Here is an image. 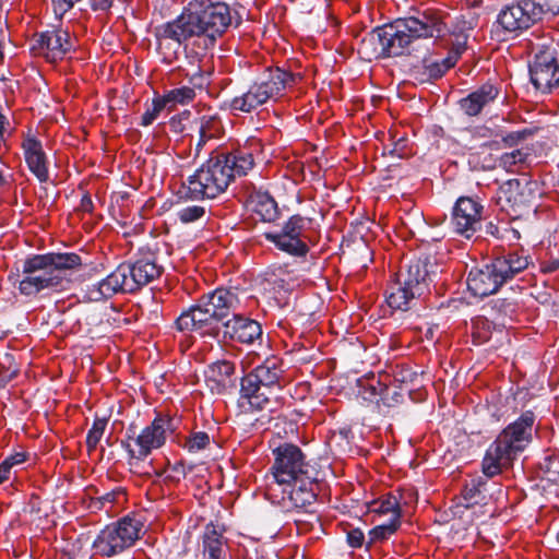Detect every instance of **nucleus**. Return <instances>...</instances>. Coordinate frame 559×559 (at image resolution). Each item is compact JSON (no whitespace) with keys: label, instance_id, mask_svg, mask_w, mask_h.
<instances>
[{"label":"nucleus","instance_id":"1","mask_svg":"<svg viewBox=\"0 0 559 559\" xmlns=\"http://www.w3.org/2000/svg\"><path fill=\"white\" fill-rule=\"evenodd\" d=\"M476 19L472 15L457 16L451 27L437 12H425L418 16L397 19L390 24L374 28L359 45V53L366 59L389 58L402 56L420 39H442L451 34L454 38L456 51L443 60L442 64L433 62L429 68L430 78L441 76L445 70L453 67L460 51L465 47L468 32L474 28Z\"/></svg>","mask_w":559,"mask_h":559},{"label":"nucleus","instance_id":"2","mask_svg":"<svg viewBox=\"0 0 559 559\" xmlns=\"http://www.w3.org/2000/svg\"><path fill=\"white\" fill-rule=\"evenodd\" d=\"M231 24L229 7L211 0H192L176 20L154 28L156 48L163 60H177L182 45L191 38L203 49L213 46Z\"/></svg>","mask_w":559,"mask_h":559},{"label":"nucleus","instance_id":"3","mask_svg":"<svg viewBox=\"0 0 559 559\" xmlns=\"http://www.w3.org/2000/svg\"><path fill=\"white\" fill-rule=\"evenodd\" d=\"M535 416L532 412L524 413L518 420L510 424L489 447L483 460V472L492 477L508 467L514 456L523 451L532 440Z\"/></svg>","mask_w":559,"mask_h":559},{"label":"nucleus","instance_id":"4","mask_svg":"<svg viewBox=\"0 0 559 559\" xmlns=\"http://www.w3.org/2000/svg\"><path fill=\"white\" fill-rule=\"evenodd\" d=\"M528 266V257L518 252H509L497 257L491 263L469 271L467 287L474 296L486 297L499 288L518 273Z\"/></svg>","mask_w":559,"mask_h":559},{"label":"nucleus","instance_id":"5","mask_svg":"<svg viewBox=\"0 0 559 559\" xmlns=\"http://www.w3.org/2000/svg\"><path fill=\"white\" fill-rule=\"evenodd\" d=\"M240 304L236 292L227 288H217L204 297L197 306L181 313L176 324L180 331L200 330L213 321L221 320L235 311Z\"/></svg>","mask_w":559,"mask_h":559},{"label":"nucleus","instance_id":"6","mask_svg":"<svg viewBox=\"0 0 559 559\" xmlns=\"http://www.w3.org/2000/svg\"><path fill=\"white\" fill-rule=\"evenodd\" d=\"M282 370L275 359H267L241 380V406L245 409L269 408L272 399L280 391Z\"/></svg>","mask_w":559,"mask_h":559},{"label":"nucleus","instance_id":"7","mask_svg":"<svg viewBox=\"0 0 559 559\" xmlns=\"http://www.w3.org/2000/svg\"><path fill=\"white\" fill-rule=\"evenodd\" d=\"M299 76L288 73L280 68L264 72L241 96L233 98L230 108L242 112H250L269 99L276 98L290 86Z\"/></svg>","mask_w":559,"mask_h":559},{"label":"nucleus","instance_id":"8","mask_svg":"<svg viewBox=\"0 0 559 559\" xmlns=\"http://www.w3.org/2000/svg\"><path fill=\"white\" fill-rule=\"evenodd\" d=\"M231 181L228 165L222 164L219 156L210 158L189 176L187 195L191 199H213L223 193Z\"/></svg>","mask_w":559,"mask_h":559},{"label":"nucleus","instance_id":"9","mask_svg":"<svg viewBox=\"0 0 559 559\" xmlns=\"http://www.w3.org/2000/svg\"><path fill=\"white\" fill-rule=\"evenodd\" d=\"M556 46L551 38H543L532 46L533 58L528 64L531 82L543 93L559 87V63Z\"/></svg>","mask_w":559,"mask_h":559},{"label":"nucleus","instance_id":"10","mask_svg":"<svg viewBox=\"0 0 559 559\" xmlns=\"http://www.w3.org/2000/svg\"><path fill=\"white\" fill-rule=\"evenodd\" d=\"M559 14V2L543 0H522L501 10L498 15V24L506 32H518L528 28L533 23L544 16Z\"/></svg>","mask_w":559,"mask_h":559},{"label":"nucleus","instance_id":"11","mask_svg":"<svg viewBox=\"0 0 559 559\" xmlns=\"http://www.w3.org/2000/svg\"><path fill=\"white\" fill-rule=\"evenodd\" d=\"M273 453L275 461L271 471L275 486L290 487L293 481L310 476L309 465L298 447L285 443L277 447Z\"/></svg>","mask_w":559,"mask_h":559},{"label":"nucleus","instance_id":"12","mask_svg":"<svg viewBox=\"0 0 559 559\" xmlns=\"http://www.w3.org/2000/svg\"><path fill=\"white\" fill-rule=\"evenodd\" d=\"M141 523L131 518L105 527L93 543L94 549L106 557L115 556L133 545L139 538Z\"/></svg>","mask_w":559,"mask_h":559},{"label":"nucleus","instance_id":"13","mask_svg":"<svg viewBox=\"0 0 559 559\" xmlns=\"http://www.w3.org/2000/svg\"><path fill=\"white\" fill-rule=\"evenodd\" d=\"M32 259H43L38 274L43 278L53 280V290L67 289L71 283V272L82 264L80 255L76 253H47L34 255Z\"/></svg>","mask_w":559,"mask_h":559},{"label":"nucleus","instance_id":"14","mask_svg":"<svg viewBox=\"0 0 559 559\" xmlns=\"http://www.w3.org/2000/svg\"><path fill=\"white\" fill-rule=\"evenodd\" d=\"M165 425L162 418H156L152 424L145 427L136 437H128V441H123L122 445L130 455V464L146 459L151 452L160 448L165 443Z\"/></svg>","mask_w":559,"mask_h":559},{"label":"nucleus","instance_id":"15","mask_svg":"<svg viewBox=\"0 0 559 559\" xmlns=\"http://www.w3.org/2000/svg\"><path fill=\"white\" fill-rule=\"evenodd\" d=\"M484 206L469 197H461L455 202L451 224L453 231L467 239L480 228Z\"/></svg>","mask_w":559,"mask_h":559},{"label":"nucleus","instance_id":"16","mask_svg":"<svg viewBox=\"0 0 559 559\" xmlns=\"http://www.w3.org/2000/svg\"><path fill=\"white\" fill-rule=\"evenodd\" d=\"M305 225L306 221L301 216L294 215L280 233H266L265 238L281 251L294 257H302L308 251L307 245L300 239Z\"/></svg>","mask_w":559,"mask_h":559},{"label":"nucleus","instance_id":"17","mask_svg":"<svg viewBox=\"0 0 559 559\" xmlns=\"http://www.w3.org/2000/svg\"><path fill=\"white\" fill-rule=\"evenodd\" d=\"M127 272H129V270L124 264L119 265L102 281L87 285L84 297L88 301H99L119 292H133L132 287L129 286Z\"/></svg>","mask_w":559,"mask_h":559},{"label":"nucleus","instance_id":"18","mask_svg":"<svg viewBox=\"0 0 559 559\" xmlns=\"http://www.w3.org/2000/svg\"><path fill=\"white\" fill-rule=\"evenodd\" d=\"M433 263L428 258L417 259L406 264L397 274V278L406 288L413 289L416 294L423 295L435 275Z\"/></svg>","mask_w":559,"mask_h":559},{"label":"nucleus","instance_id":"19","mask_svg":"<svg viewBox=\"0 0 559 559\" xmlns=\"http://www.w3.org/2000/svg\"><path fill=\"white\" fill-rule=\"evenodd\" d=\"M533 199V189L528 182L522 183L518 179L506 181L499 189L498 202L502 207L509 206L514 214H521L530 206Z\"/></svg>","mask_w":559,"mask_h":559},{"label":"nucleus","instance_id":"20","mask_svg":"<svg viewBox=\"0 0 559 559\" xmlns=\"http://www.w3.org/2000/svg\"><path fill=\"white\" fill-rule=\"evenodd\" d=\"M314 483L311 476L293 481L290 487L280 486L282 488L283 508L286 510L296 508L302 509L310 507L316 501Z\"/></svg>","mask_w":559,"mask_h":559},{"label":"nucleus","instance_id":"21","mask_svg":"<svg viewBox=\"0 0 559 559\" xmlns=\"http://www.w3.org/2000/svg\"><path fill=\"white\" fill-rule=\"evenodd\" d=\"M43 259H27L23 264L24 278L19 284V290L25 296L36 295L37 293L52 288V278H43L37 274H41L40 265Z\"/></svg>","mask_w":559,"mask_h":559},{"label":"nucleus","instance_id":"22","mask_svg":"<svg viewBox=\"0 0 559 559\" xmlns=\"http://www.w3.org/2000/svg\"><path fill=\"white\" fill-rule=\"evenodd\" d=\"M37 44L40 53L51 61L62 58L72 47L69 40V33L63 29L41 33L37 39Z\"/></svg>","mask_w":559,"mask_h":559},{"label":"nucleus","instance_id":"23","mask_svg":"<svg viewBox=\"0 0 559 559\" xmlns=\"http://www.w3.org/2000/svg\"><path fill=\"white\" fill-rule=\"evenodd\" d=\"M224 335L241 343L251 344L261 337L262 329L257 321L234 314L233 319L224 323Z\"/></svg>","mask_w":559,"mask_h":559},{"label":"nucleus","instance_id":"24","mask_svg":"<svg viewBox=\"0 0 559 559\" xmlns=\"http://www.w3.org/2000/svg\"><path fill=\"white\" fill-rule=\"evenodd\" d=\"M124 266L129 270L127 272L129 286L132 287L133 292L157 278L163 270L153 257L141 258L132 264H124Z\"/></svg>","mask_w":559,"mask_h":559},{"label":"nucleus","instance_id":"25","mask_svg":"<svg viewBox=\"0 0 559 559\" xmlns=\"http://www.w3.org/2000/svg\"><path fill=\"white\" fill-rule=\"evenodd\" d=\"M23 150L29 170L39 181H46L48 179V169L46 166V156L40 142L28 136L23 142Z\"/></svg>","mask_w":559,"mask_h":559},{"label":"nucleus","instance_id":"26","mask_svg":"<svg viewBox=\"0 0 559 559\" xmlns=\"http://www.w3.org/2000/svg\"><path fill=\"white\" fill-rule=\"evenodd\" d=\"M498 95V90L491 84H485L461 99V109L468 116L478 115L485 107L492 103Z\"/></svg>","mask_w":559,"mask_h":559},{"label":"nucleus","instance_id":"27","mask_svg":"<svg viewBox=\"0 0 559 559\" xmlns=\"http://www.w3.org/2000/svg\"><path fill=\"white\" fill-rule=\"evenodd\" d=\"M234 372V366L229 361H216L207 367L204 372L205 383L212 393H222L227 380Z\"/></svg>","mask_w":559,"mask_h":559},{"label":"nucleus","instance_id":"28","mask_svg":"<svg viewBox=\"0 0 559 559\" xmlns=\"http://www.w3.org/2000/svg\"><path fill=\"white\" fill-rule=\"evenodd\" d=\"M421 295L416 294L411 288H406V285L402 284V281H397L391 286L390 293L386 296V302L390 308L394 310L406 311L411 308L412 301L416 297Z\"/></svg>","mask_w":559,"mask_h":559},{"label":"nucleus","instance_id":"29","mask_svg":"<svg viewBox=\"0 0 559 559\" xmlns=\"http://www.w3.org/2000/svg\"><path fill=\"white\" fill-rule=\"evenodd\" d=\"M222 164L228 165V169L231 173V179L235 176H243L253 167L252 154L247 151H236L227 155H218Z\"/></svg>","mask_w":559,"mask_h":559},{"label":"nucleus","instance_id":"30","mask_svg":"<svg viewBox=\"0 0 559 559\" xmlns=\"http://www.w3.org/2000/svg\"><path fill=\"white\" fill-rule=\"evenodd\" d=\"M203 559H226L221 534L207 525L203 537Z\"/></svg>","mask_w":559,"mask_h":559},{"label":"nucleus","instance_id":"31","mask_svg":"<svg viewBox=\"0 0 559 559\" xmlns=\"http://www.w3.org/2000/svg\"><path fill=\"white\" fill-rule=\"evenodd\" d=\"M252 210L263 222H274L278 217L277 204L266 193H258L252 199Z\"/></svg>","mask_w":559,"mask_h":559},{"label":"nucleus","instance_id":"32","mask_svg":"<svg viewBox=\"0 0 559 559\" xmlns=\"http://www.w3.org/2000/svg\"><path fill=\"white\" fill-rule=\"evenodd\" d=\"M485 485L486 483L479 477L477 479H472L471 483L465 486L462 496L465 508H469L484 501L485 496L483 493V487Z\"/></svg>","mask_w":559,"mask_h":559},{"label":"nucleus","instance_id":"33","mask_svg":"<svg viewBox=\"0 0 559 559\" xmlns=\"http://www.w3.org/2000/svg\"><path fill=\"white\" fill-rule=\"evenodd\" d=\"M195 97L194 88L189 86H181L174 88L164 95L163 100L169 108L180 104L185 105Z\"/></svg>","mask_w":559,"mask_h":559},{"label":"nucleus","instance_id":"34","mask_svg":"<svg viewBox=\"0 0 559 559\" xmlns=\"http://www.w3.org/2000/svg\"><path fill=\"white\" fill-rule=\"evenodd\" d=\"M528 153L523 148H514L503 153L497 160L498 166L507 171H511L512 167L526 160Z\"/></svg>","mask_w":559,"mask_h":559},{"label":"nucleus","instance_id":"35","mask_svg":"<svg viewBox=\"0 0 559 559\" xmlns=\"http://www.w3.org/2000/svg\"><path fill=\"white\" fill-rule=\"evenodd\" d=\"M400 514L394 513L393 519H389L386 523H382L373 527L370 532L371 542L382 540L392 535L399 527Z\"/></svg>","mask_w":559,"mask_h":559},{"label":"nucleus","instance_id":"36","mask_svg":"<svg viewBox=\"0 0 559 559\" xmlns=\"http://www.w3.org/2000/svg\"><path fill=\"white\" fill-rule=\"evenodd\" d=\"M107 426V419L106 418H96L92 425V428L88 430L86 436V445L88 450L96 449L97 444L99 443L105 429Z\"/></svg>","mask_w":559,"mask_h":559},{"label":"nucleus","instance_id":"37","mask_svg":"<svg viewBox=\"0 0 559 559\" xmlns=\"http://www.w3.org/2000/svg\"><path fill=\"white\" fill-rule=\"evenodd\" d=\"M221 130V122L214 116H203L198 122V132L202 136L215 138Z\"/></svg>","mask_w":559,"mask_h":559},{"label":"nucleus","instance_id":"38","mask_svg":"<svg viewBox=\"0 0 559 559\" xmlns=\"http://www.w3.org/2000/svg\"><path fill=\"white\" fill-rule=\"evenodd\" d=\"M371 511L379 514H390V519H393L394 513L400 514L399 503L395 497L374 501L371 506Z\"/></svg>","mask_w":559,"mask_h":559},{"label":"nucleus","instance_id":"39","mask_svg":"<svg viewBox=\"0 0 559 559\" xmlns=\"http://www.w3.org/2000/svg\"><path fill=\"white\" fill-rule=\"evenodd\" d=\"M204 214L205 209L200 205L186 206L177 212L178 218L185 224L193 223L203 217Z\"/></svg>","mask_w":559,"mask_h":559},{"label":"nucleus","instance_id":"40","mask_svg":"<svg viewBox=\"0 0 559 559\" xmlns=\"http://www.w3.org/2000/svg\"><path fill=\"white\" fill-rule=\"evenodd\" d=\"M539 468L547 479L555 481L559 476V459L557 460L549 455L545 456L539 463Z\"/></svg>","mask_w":559,"mask_h":559},{"label":"nucleus","instance_id":"41","mask_svg":"<svg viewBox=\"0 0 559 559\" xmlns=\"http://www.w3.org/2000/svg\"><path fill=\"white\" fill-rule=\"evenodd\" d=\"M165 107L167 106L164 103L163 98L154 99L152 103V107L148 108L146 112L142 116V124H151Z\"/></svg>","mask_w":559,"mask_h":559},{"label":"nucleus","instance_id":"42","mask_svg":"<svg viewBox=\"0 0 559 559\" xmlns=\"http://www.w3.org/2000/svg\"><path fill=\"white\" fill-rule=\"evenodd\" d=\"M210 443V437L205 432L194 433L188 441L186 447L190 452H198L203 450Z\"/></svg>","mask_w":559,"mask_h":559},{"label":"nucleus","instance_id":"43","mask_svg":"<svg viewBox=\"0 0 559 559\" xmlns=\"http://www.w3.org/2000/svg\"><path fill=\"white\" fill-rule=\"evenodd\" d=\"M119 497H123L121 492H108L102 497L92 501L91 508L94 510L106 509L108 512L107 506H111Z\"/></svg>","mask_w":559,"mask_h":559},{"label":"nucleus","instance_id":"44","mask_svg":"<svg viewBox=\"0 0 559 559\" xmlns=\"http://www.w3.org/2000/svg\"><path fill=\"white\" fill-rule=\"evenodd\" d=\"M360 385L368 390V395H364V399L369 401L377 400L378 397L382 399L384 393L388 391L386 385L381 384L380 382H377V384L373 382H368L366 384L361 382Z\"/></svg>","mask_w":559,"mask_h":559},{"label":"nucleus","instance_id":"45","mask_svg":"<svg viewBox=\"0 0 559 559\" xmlns=\"http://www.w3.org/2000/svg\"><path fill=\"white\" fill-rule=\"evenodd\" d=\"M364 533L359 528L350 530L347 533V542L352 547H360L364 543Z\"/></svg>","mask_w":559,"mask_h":559},{"label":"nucleus","instance_id":"46","mask_svg":"<svg viewBox=\"0 0 559 559\" xmlns=\"http://www.w3.org/2000/svg\"><path fill=\"white\" fill-rule=\"evenodd\" d=\"M559 269V259H551L543 262L540 270L545 273H552Z\"/></svg>","mask_w":559,"mask_h":559},{"label":"nucleus","instance_id":"47","mask_svg":"<svg viewBox=\"0 0 559 559\" xmlns=\"http://www.w3.org/2000/svg\"><path fill=\"white\" fill-rule=\"evenodd\" d=\"M16 372H17L16 369H13V370L8 369V370L1 372L0 373V385H4L9 381H11L16 376Z\"/></svg>","mask_w":559,"mask_h":559},{"label":"nucleus","instance_id":"48","mask_svg":"<svg viewBox=\"0 0 559 559\" xmlns=\"http://www.w3.org/2000/svg\"><path fill=\"white\" fill-rule=\"evenodd\" d=\"M25 460V455L23 453H15L7 457L3 462H9V467L12 468L14 465L23 463Z\"/></svg>","mask_w":559,"mask_h":559},{"label":"nucleus","instance_id":"49","mask_svg":"<svg viewBox=\"0 0 559 559\" xmlns=\"http://www.w3.org/2000/svg\"><path fill=\"white\" fill-rule=\"evenodd\" d=\"M169 126H170L171 130L176 133H180L185 129L181 118H173L169 122Z\"/></svg>","mask_w":559,"mask_h":559},{"label":"nucleus","instance_id":"50","mask_svg":"<svg viewBox=\"0 0 559 559\" xmlns=\"http://www.w3.org/2000/svg\"><path fill=\"white\" fill-rule=\"evenodd\" d=\"M210 140L207 136H202V134H199V140L195 143L193 157L197 158L203 147V145L206 143V141Z\"/></svg>","mask_w":559,"mask_h":559},{"label":"nucleus","instance_id":"51","mask_svg":"<svg viewBox=\"0 0 559 559\" xmlns=\"http://www.w3.org/2000/svg\"><path fill=\"white\" fill-rule=\"evenodd\" d=\"M9 462H2L0 464V484L8 479L10 473Z\"/></svg>","mask_w":559,"mask_h":559},{"label":"nucleus","instance_id":"52","mask_svg":"<svg viewBox=\"0 0 559 559\" xmlns=\"http://www.w3.org/2000/svg\"><path fill=\"white\" fill-rule=\"evenodd\" d=\"M497 230V227L492 225L491 223L487 226V233L495 235V231Z\"/></svg>","mask_w":559,"mask_h":559},{"label":"nucleus","instance_id":"53","mask_svg":"<svg viewBox=\"0 0 559 559\" xmlns=\"http://www.w3.org/2000/svg\"><path fill=\"white\" fill-rule=\"evenodd\" d=\"M395 153L397 154L399 157L403 156L402 153L400 152V148L397 147V145H395L394 148H392L390 151V154H395Z\"/></svg>","mask_w":559,"mask_h":559},{"label":"nucleus","instance_id":"54","mask_svg":"<svg viewBox=\"0 0 559 559\" xmlns=\"http://www.w3.org/2000/svg\"><path fill=\"white\" fill-rule=\"evenodd\" d=\"M358 246H359V247H360V248H361L366 253H368V251H369V250H368V247H367L362 241H361V242H359V243H358Z\"/></svg>","mask_w":559,"mask_h":559},{"label":"nucleus","instance_id":"55","mask_svg":"<svg viewBox=\"0 0 559 559\" xmlns=\"http://www.w3.org/2000/svg\"><path fill=\"white\" fill-rule=\"evenodd\" d=\"M97 8H99V9H103V10H104V9L108 8V3H107L106 1L100 2V4H99V5H97Z\"/></svg>","mask_w":559,"mask_h":559},{"label":"nucleus","instance_id":"56","mask_svg":"<svg viewBox=\"0 0 559 559\" xmlns=\"http://www.w3.org/2000/svg\"><path fill=\"white\" fill-rule=\"evenodd\" d=\"M275 490H276V489L274 488V485H273V484H271V485L269 486V493H270V495H272Z\"/></svg>","mask_w":559,"mask_h":559},{"label":"nucleus","instance_id":"57","mask_svg":"<svg viewBox=\"0 0 559 559\" xmlns=\"http://www.w3.org/2000/svg\"><path fill=\"white\" fill-rule=\"evenodd\" d=\"M3 182L2 170L0 169V185Z\"/></svg>","mask_w":559,"mask_h":559},{"label":"nucleus","instance_id":"58","mask_svg":"<svg viewBox=\"0 0 559 559\" xmlns=\"http://www.w3.org/2000/svg\"><path fill=\"white\" fill-rule=\"evenodd\" d=\"M61 559H73V558L68 555H64Z\"/></svg>","mask_w":559,"mask_h":559}]
</instances>
